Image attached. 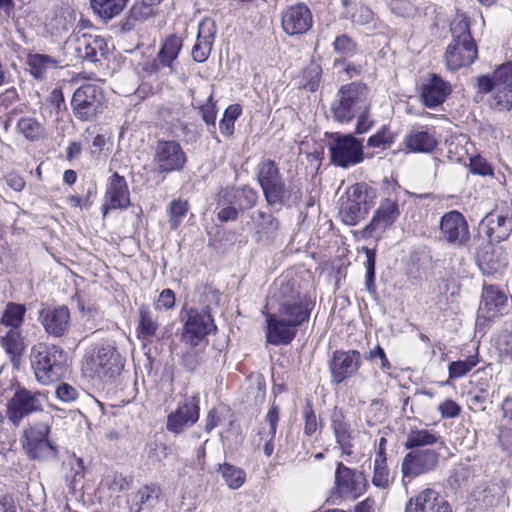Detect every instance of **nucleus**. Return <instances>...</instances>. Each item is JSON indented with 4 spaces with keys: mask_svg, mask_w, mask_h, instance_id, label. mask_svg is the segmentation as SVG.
<instances>
[{
    "mask_svg": "<svg viewBox=\"0 0 512 512\" xmlns=\"http://www.w3.org/2000/svg\"><path fill=\"white\" fill-rule=\"evenodd\" d=\"M440 453L436 448L415 449L408 452L402 461L403 478L413 479L436 468Z\"/></svg>",
    "mask_w": 512,
    "mask_h": 512,
    "instance_id": "nucleus-14",
    "label": "nucleus"
},
{
    "mask_svg": "<svg viewBox=\"0 0 512 512\" xmlns=\"http://www.w3.org/2000/svg\"><path fill=\"white\" fill-rule=\"evenodd\" d=\"M478 58L476 43H450L445 52V60L448 69L458 70L470 66Z\"/></svg>",
    "mask_w": 512,
    "mask_h": 512,
    "instance_id": "nucleus-30",
    "label": "nucleus"
},
{
    "mask_svg": "<svg viewBox=\"0 0 512 512\" xmlns=\"http://www.w3.org/2000/svg\"><path fill=\"white\" fill-rule=\"evenodd\" d=\"M220 292L212 286L206 285L201 289L199 302L203 304L202 310L210 311L212 305H218L220 302Z\"/></svg>",
    "mask_w": 512,
    "mask_h": 512,
    "instance_id": "nucleus-57",
    "label": "nucleus"
},
{
    "mask_svg": "<svg viewBox=\"0 0 512 512\" xmlns=\"http://www.w3.org/2000/svg\"><path fill=\"white\" fill-rule=\"evenodd\" d=\"M405 512H452V508L437 491L426 488L408 500Z\"/></svg>",
    "mask_w": 512,
    "mask_h": 512,
    "instance_id": "nucleus-23",
    "label": "nucleus"
},
{
    "mask_svg": "<svg viewBox=\"0 0 512 512\" xmlns=\"http://www.w3.org/2000/svg\"><path fill=\"white\" fill-rule=\"evenodd\" d=\"M256 176L269 206H296L303 193L296 182L285 183L278 165L271 159L262 160L256 168Z\"/></svg>",
    "mask_w": 512,
    "mask_h": 512,
    "instance_id": "nucleus-1",
    "label": "nucleus"
},
{
    "mask_svg": "<svg viewBox=\"0 0 512 512\" xmlns=\"http://www.w3.org/2000/svg\"><path fill=\"white\" fill-rule=\"evenodd\" d=\"M331 425L337 444L344 454L350 455L353 440V431L350 424L344 420L341 412H334L331 416Z\"/></svg>",
    "mask_w": 512,
    "mask_h": 512,
    "instance_id": "nucleus-36",
    "label": "nucleus"
},
{
    "mask_svg": "<svg viewBox=\"0 0 512 512\" xmlns=\"http://www.w3.org/2000/svg\"><path fill=\"white\" fill-rule=\"evenodd\" d=\"M216 330L211 312L191 308L183 326L181 339L187 346H198L205 337Z\"/></svg>",
    "mask_w": 512,
    "mask_h": 512,
    "instance_id": "nucleus-13",
    "label": "nucleus"
},
{
    "mask_svg": "<svg viewBox=\"0 0 512 512\" xmlns=\"http://www.w3.org/2000/svg\"><path fill=\"white\" fill-rule=\"evenodd\" d=\"M439 238L447 244L460 247L470 239L469 226L465 217L456 210L446 212L440 219Z\"/></svg>",
    "mask_w": 512,
    "mask_h": 512,
    "instance_id": "nucleus-15",
    "label": "nucleus"
},
{
    "mask_svg": "<svg viewBox=\"0 0 512 512\" xmlns=\"http://www.w3.org/2000/svg\"><path fill=\"white\" fill-rule=\"evenodd\" d=\"M334 50L342 55L351 56L357 50V44L346 34L337 36L333 42Z\"/></svg>",
    "mask_w": 512,
    "mask_h": 512,
    "instance_id": "nucleus-56",
    "label": "nucleus"
},
{
    "mask_svg": "<svg viewBox=\"0 0 512 512\" xmlns=\"http://www.w3.org/2000/svg\"><path fill=\"white\" fill-rule=\"evenodd\" d=\"M404 142L410 151L418 153H430L438 144L435 129L423 125L413 126Z\"/></svg>",
    "mask_w": 512,
    "mask_h": 512,
    "instance_id": "nucleus-28",
    "label": "nucleus"
},
{
    "mask_svg": "<svg viewBox=\"0 0 512 512\" xmlns=\"http://www.w3.org/2000/svg\"><path fill=\"white\" fill-rule=\"evenodd\" d=\"M17 129L29 140H37L44 134L42 125L30 117L21 118L17 123Z\"/></svg>",
    "mask_w": 512,
    "mask_h": 512,
    "instance_id": "nucleus-47",
    "label": "nucleus"
},
{
    "mask_svg": "<svg viewBox=\"0 0 512 512\" xmlns=\"http://www.w3.org/2000/svg\"><path fill=\"white\" fill-rule=\"evenodd\" d=\"M51 59L49 56L46 55H35L33 58L30 59V67H31V73L36 78H42L44 74L43 67L46 66L48 62H50Z\"/></svg>",
    "mask_w": 512,
    "mask_h": 512,
    "instance_id": "nucleus-64",
    "label": "nucleus"
},
{
    "mask_svg": "<svg viewBox=\"0 0 512 512\" xmlns=\"http://www.w3.org/2000/svg\"><path fill=\"white\" fill-rule=\"evenodd\" d=\"M372 484L381 489H387L390 484V474L386 461L374 460Z\"/></svg>",
    "mask_w": 512,
    "mask_h": 512,
    "instance_id": "nucleus-50",
    "label": "nucleus"
},
{
    "mask_svg": "<svg viewBox=\"0 0 512 512\" xmlns=\"http://www.w3.org/2000/svg\"><path fill=\"white\" fill-rule=\"evenodd\" d=\"M278 304L277 314L297 328L308 322L314 303L305 294L296 289L294 282L281 281L273 294Z\"/></svg>",
    "mask_w": 512,
    "mask_h": 512,
    "instance_id": "nucleus-3",
    "label": "nucleus"
},
{
    "mask_svg": "<svg viewBox=\"0 0 512 512\" xmlns=\"http://www.w3.org/2000/svg\"><path fill=\"white\" fill-rule=\"evenodd\" d=\"M128 0H91L94 11L102 18L111 19L125 8Z\"/></svg>",
    "mask_w": 512,
    "mask_h": 512,
    "instance_id": "nucleus-41",
    "label": "nucleus"
},
{
    "mask_svg": "<svg viewBox=\"0 0 512 512\" xmlns=\"http://www.w3.org/2000/svg\"><path fill=\"white\" fill-rule=\"evenodd\" d=\"M219 472L225 483L231 489L236 490L245 482L246 474L244 470L232 464L224 463L219 465Z\"/></svg>",
    "mask_w": 512,
    "mask_h": 512,
    "instance_id": "nucleus-44",
    "label": "nucleus"
},
{
    "mask_svg": "<svg viewBox=\"0 0 512 512\" xmlns=\"http://www.w3.org/2000/svg\"><path fill=\"white\" fill-rule=\"evenodd\" d=\"M451 93V86L437 74L421 86V98L425 106L434 108L441 105Z\"/></svg>",
    "mask_w": 512,
    "mask_h": 512,
    "instance_id": "nucleus-32",
    "label": "nucleus"
},
{
    "mask_svg": "<svg viewBox=\"0 0 512 512\" xmlns=\"http://www.w3.org/2000/svg\"><path fill=\"white\" fill-rule=\"evenodd\" d=\"M182 45L183 43L180 37L176 35H170L166 38L157 54L160 57L162 64L167 65L170 73L174 71L173 63L177 59Z\"/></svg>",
    "mask_w": 512,
    "mask_h": 512,
    "instance_id": "nucleus-38",
    "label": "nucleus"
},
{
    "mask_svg": "<svg viewBox=\"0 0 512 512\" xmlns=\"http://www.w3.org/2000/svg\"><path fill=\"white\" fill-rule=\"evenodd\" d=\"M50 424L48 421L35 423L24 430V448L33 459H42L55 448L48 439Z\"/></svg>",
    "mask_w": 512,
    "mask_h": 512,
    "instance_id": "nucleus-18",
    "label": "nucleus"
},
{
    "mask_svg": "<svg viewBox=\"0 0 512 512\" xmlns=\"http://www.w3.org/2000/svg\"><path fill=\"white\" fill-rule=\"evenodd\" d=\"M346 17L356 25H367L371 23L374 18V12L366 5L355 4L347 9Z\"/></svg>",
    "mask_w": 512,
    "mask_h": 512,
    "instance_id": "nucleus-46",
    "label": "nucleus"
},
{
    "mask_svg": "<svg viewBox=\"0 0 512 512\" xmlns=\"http://www.w3.org/2000/svg\"><path fill=\"white\" fill-rule=\"evenodd\" d=\"M0 345L10 357L13 366L19 368L24 351V343L19 330L10 329L5 336L0 338Z\"/></svg>",
    "mask_w": 512,
    "mask_h": 512,
    "instance_id": "nucleus-37",
    "label": "nucleus"
},
{
    "mask_svg": "<svg viewBox=\"0 0 512 512\" xmlns=\"http://www.w3.org/2000/svg\"><path fill=\"white\" fill-rule=\"evenodd\" d=\"M39 320L45 331L53 337L63 336L70 326V312L66 306L43 309Z\"/></svg>",
    "mask_w": 512,
    "mask_h": 512,
    "instance_id": "nucleus-27",
    "label": "nucleus"
},
{
    "mask_svg": "<svg viewBox=\"0 0 512 512\" xmlns=\"http://www.w3.org/2000/svg\"><path fill=\"white\" fill-rule=\"evenodd\" d=\"M389 9L393 14L400 17H410L416 12L415 6L408 0H391Z\"/></svg>",
    "mask_w": 512,
    "mask_h": 512,
    "instance_id": "nucleus-60",
    "label": "nucleus"
},
{
    "mask_svg": "<svg viewBox=\"0 0 512 512\" xmlns=\"http://www.w3.org/2000/svg\"><path fill=\"white\" fill-rule=\"evenodd\" d=\"M503 208L496 207L486 215V235L490 241L501 242L506 240L512 232V208L506 203Z\"/></svg>",
    "mask_w": 512,
    "mask_h": 512,
    "instance_id": "nucleus-20",
    "label": "nucleus"
},
{
    "mask_svg": "<svg viewBox=\"0 0 512 512\" xmlns=\"http://www.w3.org/2000/svg\"><path fill=\"white\" fill-rule=\"evenodd\" d=\"M189 209L188 202L181 199L173 200L168 207L169 224L171 229L176 230Z\"/></svg>",
    "mask_w": 512,
    "mask_h": 512,
    "instance_id": "nucleus-48",
    "label": "nucleus"
},
{
    "mask_svg": "<svg viewBox=\"0 0 512 512\" xmlns=\"http://www.w3.org/2000/svg\"><path fill=\"white\" fill-rule=\"evenodd\" d=\"M393 141L394 138L390 129L384 125L376 134L369 137L367 144L369 147L386 149Z\"/></svg>",
    "mask_w": 512,
    "mask_h": 512,
    "instance_id": "nucleus-54",
    "label": "nucleus"
},
{
    "mask_svg": "<svg viewBox=\"0 0 512 512\" xmlns=\"http://www.w3.org/2000/svg\"><path fill=\"white\" fill-rule=\"evenodd\" d=\"M281 24L284 32L287 35H303L307 33L313 25L311 11L303 3L290 6L283 12Z\"/></svg>",
    "mask_w": 512,
    "mask_h": 512,
    "instance_id": "nucleus-21",
    "label": "nucleus"
},
{
    "mask_svg": "<svg viewBox=\"0 0 512 512\" xmlns=\"http://www.w3.org/2000/svg\"><path fill=\"white\" fill-rule=\"evenodd\" d=\"M497 348L503 357L512 359V333L508 331L502 332L497 339Z\"/></svg>",
    "mask_w": 512,
    "mask_h": 512,
    "instance_id": "nucleus-62",
    "label": "nucleus"
},
{
    "mask_svg": "<svg viewBox=\"0 0 512 512\" xmlns=\"http://www.w3.org/2000/svg\"><path fill=\"white\" fill-rule=\"evenodd\" d=\"M187 161L186 154L180 144L173 140H160L157 142L154 163L161 173H170L181 170Z\"/></svg>",
    "mask_w": 512,
    "mask_h": 512,
    "instance_id": "nucleus-17",
    "label": "nucleus"
},
{
    "mask_svg": "<svg viewBox=\"0 0 512 512\" xmlns=\"http://www.w3.org/2000/svg\"><path fill=\"white\" fill-rule=\"evenodd\" d=\"M479 92L494 93V105L499 110L512 109V62L499 66L492 76L483 75L477 78Z\"/></svg>",
    "mask_w": 512,
    "mask_h": 512,
    "instance_id": "nucleus-7",
    "label": "nucleus"
},
{
    "mask_svg": "<svg viewBox=\"0 0 512 512\" xmlns=\"http://www.w3.org/2000/svg\"><path fill=\"white\" fill-rule=\"evenodd\" d=\"M258 193L250 186L222 188L217 197V219L236 221L239 213L252 209L258 202Z\"/></svg>",
    "mask_w": 512,
    "mask_h": 512,
    "instance_id": "nucleus-5",
    "label": "nucleus"
},
{
    "mask_svg": "<svg viewBox=\"0 0 512 512\" xmlns=\"http://www.w3.org/2000/svg\"><path fill=\"white\" fill-rule=\"evenodd\" d=\"M331 110L335 120L341 123L351 121L359 113L369 112L368 87L355 82L343 85L338 91V99L332 104Z\"/></svg>",
    "mask_w": 512,
    "mask_h": 512,
    "instance_id": "nucleus-4",
    "label": "nucleus"
},
{
    "mask_svg": "<svg viewBox=\"0 0 512 512\" xmlns=\"http://www.w3.org/2000/svg\"><path fill=\"white\" fill-rule=\"evenodd\" d=\"M104 94L100 86L85 84L77 88L71 99L74 116L80 121H92L103 110Z\"/></svg>",
    "mask_w": 512,
    "mask_h": 512,
    "instance_id": "nucleus-10",
    "label": "nucleus"
},
{
    "mask_svg": "<svg viewBox=\"0 0 512 512\" xmlns=\"http://www.w3.org/2000/svg\"><path fill=\"white\" fill-rule=\"evenodd\" d=\"M362 364V357L357 350H336L329 361V370L332 382L341 384L355 375Z\"/></svg>",
    "mask_w": 512,
    "mask_h": 512,
    "instance_id": "nucleus-19",
    "label": "nucleus"
},
{
    "mask_svg": "<svg viewBox=\"0 0 512 512\" xmlns=\"http://www.w3.org/2000/svg\"><path fill=\"white\" fill-rule=\"evenodd\" d=\"M241 112L242 109L238 104L229 105L226 108L223 118L219 122V129L222 134L231 136L234 133V123L241 115Z\"/></svg>",
    "mask_w": 512,
    "mask_h": 512,
    "instance_id": "nucleus-49",
    "label": "nucleus"
},
{
    "mask_svg": "<svg viewBox=\"0 0 512 512\" xmlns=\"http://www.w3.org/2000/svg\"><path fill=\"white\" fill-rule=\"evenodd\" d=\"M374 193L364 183L350 186L340 198L339 216L346 225L354 226L365 218L372 206Z\"/></svg>",
    "mask_w": 512,
    "mask_h": 512,
    "instance_id": "nucleus-6",
    "label": "nucleus"
},
{
    "mask_svg": "<svg viewBox=\"0 0 512 512\" xmlns=\"http://www.w3.org/2000/svg\"><path fill=\"white\" fill-rule=\"evenodd\" d=\"M506 254L497 248H490L478 255V266L485 275L501 273L507 266Z\"/></svg>",
    "mask_w": 512,
    "mask_h": 512,
    "instance_id": "nucleus-35",
    "label": "nucleus"
},
{
    "mask_svg": "<svg viewBox=\"0 0 512 512\" xmlns=\"http://www.w3.org/2000/svg\"><path fill=\"white\" fill-rule=\"evenodd\" d=\"M175 305V293L173 290L167 288L162 290L160 293L157 302L155 303L156 309H172Z\"/></svg>",
    "mask_w": 512,
    "mask_h": 512,
    "instance_id": "nucleus-63",
    "label": "nucleus"
},
{
    "mask_svg": "<svg viewBox=\"0 0 512 512\" xmlns=\"http://www.w3.org/2000/svg\"><path fill=\"white\" fill-rule=\"evenodd\" d=\"M329 151L331 163L339 167L347 168L363 160L362 141L352 134L337 135Z\"/></svg>",
    "mask_w": 512,
    "mask_h": 512,
    "instance_id": "nucleus-12",
    "label": "nucleus"
},
{
    "mask_svg": "<svg viewBox=\"0 0 512 512\" xmlns=\"http://www.w3.org/2000/svg\"><path fill=\"white\" fill-rule=\"evenodd\" d=\"M507 296L494 285H484L478 308V319L492 320L503 314L507 307Z\"/></svg>",
    "mask_w": 512,
    "mask_h": 512,
    "instance_id": "nucleus-25",
    "label": "nucleus"
},
{
    "mask_svg": "<svg viewBox=\"0 0 512 512\" xmlns=\"http://www.w3.org/2000/svg\"><path fill=\"white\" fill-rule=\"evenodd\" d=\"M26 308L22 304L9 303L1 317V323L18 330L24 320Z\"/></svg>",
    "mask_w": 512,
    "mask_h": 512,
    "instance_id": "nucleus-45",
    "label": "nucleus"
},
{
    "mask_svg": "<svg viewBox=\"0 0 512 512\" xmlns=\"http://www.w3.org/2000/svg\"><path fill=\"white\" fill-rule=\"evenodd\" d=\"M104 38L91 34H72L64 44V52L70 61H99L107 53Z\"/></svg>",
    "mask_w": 512,
    "mask_h": 512,
    "instance_id": "nucleus-8",
    "label": "nucleus"
},
{
    "mask_svg": "<svg viewBox=\"0 0 512 512\" xmlns=\"http://www.w3.org/2000/svg\"><path fill=\"white\" fill-rule=\"evenodd\" d=\"M303 418L305 421L304 433L307 436L313 435L318 429V423H317L315 411L310 402H308L306 404V406L304 407Z\"/></svg>",
    "mask_w": 512,
    "mask_h": 512,
    "instance_id": "nucleus-61",
    "label": "nucleus"
},
{
    "mask_svg": "<svg viewBox=\"0 0 512 512\" xmlns=\"http://www.w3.org/2000/svg\"><path fill=\"white\" fill-rule=\"evenodd\" d=\"M478 356L472 355L465 360H458L449 364V377L460 378L472 370L478 364Z\"/></svg>",
    "mask_w": 512,
    "mask_h": 512,
    "instance_id": "nucleus-51",
    "label": "nucleus"
},
{
    "mask_svg": "<svg viewBox=\"0 0 512 512\" xmlns=\"http://www.w3.org/2000/svg\"><path fill=\"white\" fill-rule=\"evenodd\" d=\"M31 366L37 381L47 385L66 372V355L59 346L39 342L31 348Z\"/></svg>",
    "mask_w": 512,
    "mask_h": 512,
    "instance_id": "nucleus-2",
    "label": "nucleus"
},
{
    "mask_svg": "<svg viewBox=\"0 0 512 512\" xmlns=\"http://www.w3.org/2000/svg\"><path fill=\"white\" fill-rule=\"evenodd\" d=\"M130 205L129 190L123 176L114 173L108 180L102 212L105 216L111 209H126Z\"/></svg>",
    "mask_w": 512,
    "mask_h": 512,
    "instance_id": "nucleus-24",
    "label": "nucleus"
},
{
    "mask_svg": "<svg viewBox=\"0 0 512 512\" xmlns=\"http://www.w3.org/2000/svg\"><path fill=\"white\" fill-rule=\"evenodd\" d=\"M202 361V351L197 346H188L182 356V364L188 371H194Z\"/></svg>",
    "mask_w": 512,
    "mask_h": 512,
    "instance_id": "nucleus-55",
    "label": "nucleus"
},
{
    "mask_svg": "<svg viewBox=\"0 0 512 512\" xmlns=\"http://www.w3.org/2000/svg\"><path fill=\"white\" fill-rule=\"evenodd\" d=\"M159 328L157 320L153 317L150 308L142 305L139 308V326L138 331L145 339H150L156 335Z\"/></svg>",
    "mask_w": 512,
    "mask_h": 512,
    "instance_id": "nucleus-43",
    "label": "nucleus"
},
{
    "mask_svg": "<svg viewBox=\"0 0 512 512\" xmlns=\"http://www.w3.org/2000/svg\"><path fill=\"white\" fill-rule=\"evenodd\" d=\"M158 4H150L145 0L135 3L130 9V17L135 20H145L154 14V7Z\"/></svg>",
    "mask_w": 512,
    "mask_h": 512,
    "instance_id": "nucleus-59",
    "label": "nucleus"
},
{
    "mask_svg": "<svg viewBox=\"0 0 512 512\" xmlns=\"http://www.w3.org/2000/svg\"><path fill=\"white\" fill-rule=\"evenodd\" d=\"M215 35V22L211 19H203L198 25L196 43L191 52L194 61L203 63L208 59L212 51Z\"/></svg>",
    "mask_w": 512,
    "mask_h": 512,
    "instance_id": "nucleus-29",
    "label": "nucleus"
},
{
    "mask_svg": "<svg viewBox=\"0 0 512 512\" xmlns=\"http://www.w3.org/2000/svg\"><path fill=\"white\" fill-rule=\"evenodd\" d=\"M205 90H206L205 95H207L206 102L202 99H199L197 96H195L196 92L194 90H191L192 104L198 106L204 122L208 126H212L213 128H215L216 108H215V104L212 102V99H213L212 87L206 86Z\"/></svg>",
    "mask_w": 512,
    "mask_h": 512,
    "instance_id": "nucleus-39",
    "label": "nucleus"
},
{
    "mask_svg": "<svg viewBox=\"0 0 512 512\" xmlns=\"http://www.w3.org/2000/svg\"><path fill=\"white\" fill-rule=\"evenodd\" d=\"M160 494V487L154 483L140 487L128 498L130 512H141L144 508L154 507L159 501Z\"/></svg>",
    "mask_w": 512,
    "mask_h": 512,
    "instance_id": "nucleus-34",
    "label": "nucleus"
},
{
    "mask_svg": "<svg viewBox=\"0 0 512 512\" xmlns=\"http://www.w3.org/2000/svg\"><path fill=\"white\" fill-rule=\"evenodd\" d=\"M404 446L410 450L436 448L439 451L443 448L444 442L437 432L415 427L408 432Z\"/></svg>",
    "mask_w": 512,
    "mask_h": 512,
    "instance_id": "nucleus-33",
    "label": "nucleus"
},
{
    "mask_svg": "<svg viewBox=\"0 0 512 512\" xmlns=\"http://www.w3.org/2000/svg\"><path fill=\"white\" fill-rule=\"evenodd\" d=\"M399 215L398 202L389 198L384 199L375 211L370 223L365 227V232L372 234L375 231H384L398 219Z\"/></svg>",
    "mask_w": 512,
    "mask_h": 512,
    "instance_id": "nucleus-31",
    "label": "nucleus"
},
{
    "mask_svg": "<svg viewBox=\"0 0 512 512\" xmlns=\"http://www.w3.org/2000/svg\"><path fill=\"white\" fill-rule=\"evenodd\" d=\"M199 419V406L195 398L186 399L174 412L167 417L166 428L174 434L182 433L193 426Z\"/></svg>",
    "mask_w": 512,
    "mask_h": 512,
    "instance_id": "nucleus-26",
    "label": "nucleus"
},
{
    "mask_svg": "<svg viewBox=\"0 0 512 512\" xmlns=\"http://www.w3.org/2000/svg\"><path fill=\"white\" fill-rule=\"evenodd\" d=\"M90 371L99 378H113L124 367L116 347L110 342L96 346L87 360Z\"/></svg>",
    "mask_w": 512,
    "mask_h": 512,
    "instance_id": "nucleus-11",
    "label": "nucleus"
},
{
    "mask_svg": "<svg viewBox=\"0 0 512 512\" xmlns=\"http://www.w3.org/2000/svg\"><path fill=\"white\" fill-rule=\"evenodd\" d=\"M266 421L269 424V430L267 432H264V454L267 457H270L274 451V439L279 422V408L275 404H273L269 409L266 415Z\"/></svg>",
    "mask_w": 512,
    "mask_h": 512,
    "instance_id": "nucleus-42",
    "label": "nucleus"
},
{
    "mask_svg": "<svg viewBox=\"0 0 512 512\" xmlns=\"http://www.w3.org/2000/svg\"><path fill=\"white\" fill-rule=\"evenodd\" d=\"M322 74V69L317 63L309 64L303 71L302 79L304 88L311 92L317 90Z\"/></svg>",
    "mask_w": 512,
    "mask_h": 512,
    "instance_id": "nucleus-53",
    "label": "nucleus"
},
{
    "mask_svg": "<svg viewBox=\"0 0 512 512\" xmlns=\"http://www.w3.org/2000/svg\"><path fill=\"white\" fill-rule=\"evenodd\" d=\"M266 318V340L280 346L290 344L297 335L298 328L277 313L264 312Z\"/></svg>",
    "mask_w": 512,
    "mask_h": 512,
    "instance_id": "nucleus-22",
    "label": "nucleus"
},
{
    "mask_svg": "<svg viewBox=\"0 0 512 512\" xmlns=\"http://www.w3.org/2000/svg\"><path fill=\"white\" fill-rule=\"evenodd\" d=\"M501 497V491L497 487H488L483 491L479 492L476 500L481 502L483 507L496 506Z\"/></svg>",
    "mask_w": 512,
    "mask_h": 512,
    "instance_id": "nucleus-58",
    "label": "nucleus"
},
{
    "mask_svg": "<svg viewBox=\"0 0 512 512\" xmlns=\"http://www.w3.org/2000/svg\"><path fill=\"white\" fill-rule=\"evenodd\" d=\"M257 214V233H263L267 236H273L279 228L278 220L272 214L263 211H258Z\"/></svg>",
    "mask_w": 512,
    "mask_h": 512,
    "instance_id": "nucleus-52",
    "label": "nucleus"
},
{
    "mask_svg": "<svg viewBox=\"0 0 512 512\" xmlns=\"http://www.w3.org/2000/svg\"><path fill=\"white\" fill-rule=\"evenodd\" d=\"M45 395L39 391H31L17 386L13 396L7 403V415L14 426H19L22 420L43 410Z\"/></svg>",
    "mask_w": 512,
    "mask_h": 512,
    "instance_id": "nucleus-9",
    "label": "nucleus"
},
{
    "mask_svg": "<svg viewBox=\"0 0 512 512\" xmlns=\"http://www.w3.org/2000/svg\"><path fill=\"white\" fill-rule=\"evenodd\" d=\"M452 35L451 43H476L470 32V22L465 16L456 17L450 26Z\"/></svg>",
    "mask_w": 512,
    "mask_h": 512,
    "instance_id": "nucleus-40",
    "label": "nucleus"
},
{
    "mask_svg": "<svg viewBox=\"0 0 512 512\" xmlns=\"http://www.w3.org/2000/svg\"><path fill=\"white\" fill-rule=\"evenodd\" d=\"M367 485V480L362 472L351 469L342 462L337 463L335 489L339 496L356 499L366 491Z\"/></svg>",
    "mask_w": 512,
    "mask_h": 512,
    "instance_id": "nucleus-16",
    "label": "nucleus"
}]
</instances>
